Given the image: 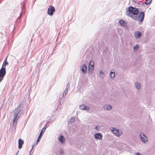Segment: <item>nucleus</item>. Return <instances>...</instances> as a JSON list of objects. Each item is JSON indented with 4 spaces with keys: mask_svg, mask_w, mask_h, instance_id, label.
<instances>
[{
    "mask_svg": "<svg viewBox=\"0 0 155 155\" xmlns=\"http://www.w3.org/2000/svg\"><path fill=\"white\" fill-rule=\"evenodd\" d=\"M112 130H111V131L113 132V133L117 135V130H116L115 128H113Z\"/></svg>",
    "mask_w": 155,
    "mask_h": 155,
    "instance_id": "19",
    "label": "nucleus"
},
{
    "mask_svg": "<svg viewBox=\"0 0 155 155\" xmlns=\"http://www.w3.org/2000/svg\"><path fill=\"white\" fill-rule=\"evenodd\" d=\"M93 63L94 64V62L93 61H90V62H89V65L91 66V64H93Z\"/></svg>",
    "mask_w": 155,
    "mask_h": 155,
    "instance_id": "25",
    "label": "nucleus"
},
{
    "mask_svg": "<svg viewBox=\"0 0 155 155\" xmlns=\"http://www.w3.org/2000/svg\"><path fill=\"white\" fill-rule=\"evenodd\" d=\"M99 75L102 78H103L104 77V73L102 71H100Z\"/></svg>",
    "mask_w": 155,
    "mask_h": 155,
    "instance_id": "20",
    "label": "nucleus"
},
{
    "mask_svg": "<svg viewBox=\"0 0 155 155\" xmlns=\"http://www.w3.org/2000/svg\"><path fill=\"white\" fill-rule=\"evenodd\" d=\"M33 145H32V149H31V150H30V153H31L32 152V149H33Z\"/></svg>",
    "mask_w": 155,
    "mask_h": 155,
    "instance_id": "30",
    "label": "nucleus"
},
{
    "mask_svg": "<svg viewBox=\"0 0 155 155\" xmlns=\"http://www.w3.org/2000/svg\"><path fill=\"white\" fill-rule=\"evenodd\" d=\"M7 57L6 59L4 60L2 65V66H3L4 68H5L6 66L8 64V62L7 61Z\"/></svg>",
    "mask_w": 155,
    "mask_h": 155,
    "instance_id": "17",
    "label": "nucleus"
},
{
    "mask_svg": "<svg viewBox=\"0 0 155 155\" xmlns=\"http://www.w3.org/2000/svg\"><path fill=\"white\" fill-rule=\"evenodd\" d=\"M80 69L83 73L85 74L87 73V68L85 64H83L81 66Z\"/></svg>",
    "mask_w": 155,
    "mask_h": 155,
    "instance_id": "8",
    "label": "nucleus"
},
{
    "mask_svg": "<svg viewBox=\"0 0 155 155\" xmlns=\"http://www.w3.org/2000/svg\"><path fill=\"white\" fill-rule=\"evenodd\" d=\"M122 134V132L120 131L119 130H117V132L116 136L118 137H119Z\"/></svg>",
    "mask_w": 155,
    "mask_h": 155,
    "instance_id": "22",
    "label": "nucleus"
},
{
    "mask_svg": "<svg viewBox=\"0 0 155 155\" xmlns=\"http://www.w3.org/2000/svg\"><path fill=\"white\" fill-rule=\"evenodd\" d=\"M74 120H75V119L74 118H72L70 120V121L71 123H73L74 122Z\"/></svg>",
    "mask_w": 155,
    "mask_h": 155,
    "instance_id": "26",
    "label": "nucleus"
},
{
    "mask_svg": "<svg viewBox=\"0 0 155 155\" xmlns=\"http://www.w3.org/2000/svg\"><path fill=\"white\" fill-rule=\"evenodd\" d=\"M55 11V9L52 6H50L48 9V14L50 15H52Z\"/></svg>",
    "mask_w": 155,
    "mask_h": 155,
    "instance_id": "5",
    "label": "nucleus"
},
{
    "mask_svg": "<svg viewBox=\"0 0 155 155\" xmlns=\"http://www.w3.org/2000/svg\"><path fill=\"white\" fill-rule=\"evenodd\" d=\"M94 68V64H91V65H89L88 67V73H91L92 71L93 70Z\"/></svg>",
    "mask_w": 155,
    "mask_h": 155,
    "instance_id": "13",
    "label": "nucleus"
},
{
    "mask_svg": "<svg viewBox=\"0 0 155 155\" xmlns=\"http://www.w3.org/2000/svg\"><path fill=\"white\" fill-rule=\"evenodd\" d=\"M68 92V88H66L65 90L63 93L62 97L64 98L66 95V94Z\"/></svg>",
    "mask_w": 155,
    "mask_h": 155,
    "instance_id": "18",
    "label": "nucleus"
},
{
    "mask_svg": "<svg viewBox=\"0 0 155 155\" xmlns=\"http://www.w3.org/2000/svg\"><path fill=\"white\" fill-rule=\"evenodd\" d=\"M6 73V68H4L3 66H2L0 69V83L3 80Z\"/></svg>",
    "mask_w": 155,
    "mask_h": 155,
    "instance_id": "3",
    "label": "nucleus"
},
{
    "mask_svg": "<svg viewBox=\"0 0 155 155\" xmlns=\"http://www.w3.org/2000/svg\"><path fill=\"white\" fill-rule=\"evenodd\" d=\"M141 140L144 143H145L146 141L148 140V139L147 137L143 133H140L139 136Z\"/></svg>",
    "mask_w": 155,
    "mask_h": 155,
    "instance_id": "4",
    "label": "nucleus"
},
{
    "mask_svg": "<svg viewBox=\"0 0 155 155\" xmlns=\"http://www.w3.org/2000/svg\"><path fill=\"white\" fill-rule=\"evenodd\" d=\"M110 76L111 78H114L115 77V73L114 72L111 71L110 73Z\"/></svg>",
    "mask_w": 155,
    "mask_h": 155,
    "instance_id": "21",
    "label": "nucleus"
},
{
    "mask_svg": "<svg viewBox=\"0 0 155 155\" xmlns=\"http://www.w3.org/2000/svg\"><path fill=\"white\" fill-rule=\"evenodd\" d=\"M69 83H68L67 85L66 88L67 87V88H68V87H69Z\"/></svg>",
    "mask_w": 155,
    "mask_h": 155,
    "instance_id": "31",
    "label": "nucleus"
},
{
    "mask_svg": "<svg viewBox=\"0 0 155 155\" xmlns=\"http://www.w3.org/2000/svg\"><path fill=\"white\" fill-rule=\"evenodd\" d=\"M18 148H19V149H20L22 148V145L24 143V141L22 140L21 139H19L18 140Z\"/></svg>",
    "mask_w": 155,
    "mask_h": 155,
    "instance_id": "11",
    "label": "nucleus"
},
{
    "mask_svg": "<svg viewBox=\"0 0 155 155\" xmlns=\"http://www.w3.org/2000/svg\"><path fill=\"white\" fill-rule=\"evenodd\" d=\"M139 11L137 8L132 6L128 8V10L126 12V15L134 20L138 19V18L136 15H138Z\"/></svg>",
    "mask_w": 155,
    "mask_h": 155,
    "instance_id": "1",
    "label": "nucleus"
},
{
    "mask_svg": "<svg viewBox=\"0 0 155 155\" xmlns=\"http://www.w3.org/2000/svg\"><path fill=\"white\" fill-rule=\"evenodd\" d=\"M59 140L62 143H64L65 142V140L64 137L62 135H60L59 138Z\"/></svg>",
    "mask_w": 155,
    "mask_h": 155,
    "instance_id": "14",
    "label": "nucleus"
},
{
    "mask_svg": "<svg viewBox=\"0 0 155 155\" xmlns=\"http://www.w3.org/2000/svg\"><path fill=\"white\" fill-rule=\"evenodd\" d=\"M152 0H146L145 4L146 5H148L151 2Z\"/></svg>",
    "mask_w": 155,
    "mask_h": 155,
    "instance_id": "23",
    "label": "nucleus"
},
{
    "mask_svg": "<svg viewBox=\"0 0 155 155\" xmlns=\"http://www.w3.org/2000/svg\"><path fill=\"white\" fill-rule=\"evenodd\" d=\"M94 138L97 140H101L102 139V135L100 133H98L94 135Z\"/></svg>",
    "mask_w": 155,
    "mask_h": 155,
    "instance_id": "9",
    "label": "nucleus"
},
{
    "mask_svg": "<svg viewBox=\"0 0 155 155\" xmlns=\"http://www.w3.org/2000/svg\"><path fill=\"white\" fill-rule=\"evenodd\" d=\"M64 153V151L62 150H60V154L61 155H62Z\"/></svg>",
    "mask_w": 155,
    "mask_h": 155,
    "instance_id": "28",
    "label": "nucleus"
},
{
    "mask_svg": "<svg viewBox=\"0 0 155 155\" xmlns=\"http://www.w3.org/2000/svg\"><path fill=\"white\" fill-rule=\"evenodd\" d=\"M135 87L138 89H139L141 87V84L138 82H135L134 83Z\"/></svg>",
    "mask_w": 155,
    "mask_h": 155,
    "instance_id": "16",
    "label": "nucleus"
},
{
    "mask_svg": "<svg viewBox=\"0 0 155 155\" xmlns=\"http://www.w3.org/2000/svg\"><path fill=\"white\" fill-rule=\"evenodd\" d=\"M21 105V104H20L19 106H18L13 111L14 117L13 121V126H15L16 125L18 119L23 112V110L20 109Z\"/></svg>",
    "mask_w": 155,
    "mask_h": 155,
    "instance_id": "2",
    "label": "nucleus"
},
{
    "mask_svg": "<svg viewBox=\"0 0 155 155\" xmlns=\"http://www.w3.org/2000/svg\"><path fill=\"white\" fill-rule=\"evenodd\" d=\"M46 130V127H44L43 128V129H42L41 131V133L39 135V137H38L37 141V143L39 142L40 140V139H41L43 134L44 133V132Z\"/></svg>",
    "mask_w": 155,
    "mask_h": 155,
    "instance_id": "7",
    "label": "nucleus"
},
{
    "mask_svg": "<svg viewBox=\"0 0 155 155\" xmlns=\"http://www.w3.org/2000/svg\"><path fill=\"white\" fill-rule=\"evenodd\" d=\"M18 152H19V150L18 151V152L16 153L15 155H17V154H18Z\"/></svg>",
    "mask_w": 155,
    "mask_h": 155,
    "instance_id": "34",
    "label": "nucleus"
},
{
    "mask_svg": "<svg viewBox=\"0 0 155 155\" xmlns=\"http://www.w3.org/2000/svg\"><path fill=\"white\" fill-rule=\"evenodd\" d=\"M119 23L121 25H124V21L123 20L120 19L119 20Z\"/></svg>",
    "mask_w": 155,
    "mask_h": 155,
    "instance_id": "24",
    "label": "nucleus"
},
{
    "mask_svg": "<svg viewBox=\"0 0 155 155\" xmlns=\"http://www.w3.org/2000/svg\"><path fill=\"white\" fill-rule=\"evenodd\" d=\"M112 106L110 104H107L104 106L102 107V108H104V110L106 109L107 110H110L112 109Z\"/></svg>",
    "mask_w": 155,
    "mask_h": 155,
    "instance_id": "12",
    "label": "nucleus"
},
{
    "mask_svg": "<svg viewBox=\"0 0 155 155\" xmlns=\"http://www.w3.org/2000/svg\"><path fill=\"white\" fill-rule=\"evenodd\" d=\"M133 1H134L135 3H136V2L135 1H134V0H133Z\"/></svg>",
    "mask_w": 155,
    "mask_h": 155,
    "instance_id": "35",
    "label": "nucleus"
},
{
    "mask_svg": "<svg viewBox=\"0 0 155 155\" xmlns=\"http://www.w3.org/2000/svg\"><path fill=\"white\" fill-rule=\"evenodd\" d=\"M119 31H120V32H122V31H122V29H120L119 30Z\"/></svg>",
    "mask_w": 155,
    "mask_h": 155,
    "instance_id": "33",
    "label": "nucleus"
},
{
    "mask_svg": "<svg viewBox=\"0 0 155 155\" xmlns=\"http://www.w3.org/2000/svg\"><path fill=\"white\" fill-rule=\"evenodd\" d=\"M138 46L137 45H135L134 46V51H135V49L138 48Z\"/></svg>",
    "mask_w": 155,
    "mask_h": 155,
    "instance_id": "27",
    "label": "nucleus"
},
{
    "mask_svg": "<svg viewBox=\"0 0 155 155\" xmlns=\"http://www.w3.org/2000/svg\"><path fill=\"white\" fill-rule=\"evenodd\" d=\"M145 16V13L143 12H141L140 13L139 15H136L138 18V19L137 20H135L136 21L139 20L140 21L142 22Z\"/></svg>",
    "mask_w": 155,
    "mask_h": 155,
    "instance_id": "6",
    "label": "nucleus"
},
{
    "mask_svg": "<svg viewBox=\"0 0 155 155\" xmlns=\"http://www.w3.org/2000/svg\"><path fill=\"white\" fill-rule=\"evenodd\" d=\"M80 107L82 110H89L90 109L89 107L86 106L84 104H82L80 106Z\"/></svg>",
    "mask_w": 155,
    "mask_h": 155,
    "instance_id": "10",
    "label": "nucleus"
},
{
    "mask_svg": "<svg viewBox=\"0 0 155 155\" xmlns=\"http://www.w3.org/2000/svg\"><path fill=\"white\" fill-rule=\"evenodd\" d=\"M99 127L98 126H96L95 127V129L97 130H99Z\"/></svg>",
    "mask_w": 155,
    "mask_h": 155,
    "instance_id": "29",
    "label": "nucleus"
},
{
    "mask_svg": "<svg viewBox=\"0 0 155 155\" xmlns=\"http://www.w3.org/2000/svg\"><path fill=\"white\" fill-rule=\"evenodd\" d=\"M136 155H142L140 153H136Z\"/></svg>",
    "mask_w": 155,
    "mask_h": 155,
    "instance_id": "32",
    "label": "nucleus"
},
{
    "mask_svg": "<svg viewBox=\"0 0 155 155\" xmlns=\"http://www.w3.org/2000/svg\"><path fill=\"white\" fill-rule=\"evenodd\" d=\"M141 33L139 31H136L135 33V36L137 38H139L141 36Z\"/></svg>",
    "mask_w": 155,
    "mask_h": 155,
    "instance_id": "15",
    "label": "nucleus"
}]
</instances>
